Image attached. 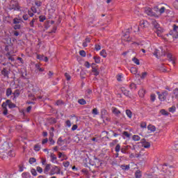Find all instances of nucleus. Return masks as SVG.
I'll return each instance as SVG.
<instances>
[{"label":"nucleus","mask_w":178,"mask_h":178,"mask_svg":"<svg viewBox=\"0 0 178 178\" xmlns=\"http://www.w3.org/2000/svg\"><path fill=\"white\" fill-rule=\"evenodd\" d=\"M157 169L161 172L159 178H172L175 176V168L172 165H168V164L159 165Z\"/></svg>","instance_id":"1"},{"label":"nucleus","mask_w":178,"mask_h":178,"mask_svg":"<svg viewBox=\"0 0 178 178\" xmlns=\"http://www.w3.org/2000/svg\"><path fill=\"white\" fill-rule=\"evenodd\" d=\"M145 13L146 15H147V16L153 17V19H151L152 24H153L154 29H156V21L155 20L156 19V10L155 8H151L148 7L145 8Z\"/></svg>","instance_id":"2"},{"label":"nucleus","mask_w":178,"mask_h":178,"mask_svg":"<svg viewBox=\"0 0 178 178\" xmlns=\"http://www.w3.org/2000/svg\"><path fill=\"white\" fill-rule=\"evenodd\" d=\"M8 9L9 10H20V6H19V3H17V1L12 0L10 2Z\"/></svg>","instance_id":"3"},{"label":"nucleus","mask_w":178,"mask_h":178,"mask_svg":"<svg viewBox=\"0 0 178 178\" xmlns=\"http://www.w3.org/2000/svg\"><path fill=\"white\" fill-rule=\"evenodd\" d=\"M50 176H54V175H60V168L58 166L54 165L50 170Z\"/></svg>","instance_id":"4"},{"label":"nucleus","mask_w":178,"mask_h":178,"mask_svg":"<svg viewBox=\"0 0 178 178\" xmlns=\"http://www.w3.org/2000/svg\"><path fill=\"white\" fill-rule=\"evenodd\" d=\"M120 90L125 95V97H128V98H131V93H130V90L126 89L124 87H121Z\"/></svg>","instance_id":"5"},{"label":"nucleus","mask_w":178,"mask_h":178,"mask_svg":"<svg viewBox=\"0 0 178 178\" xmlns=\"http://www.w3.org/2000/svg\"><path fill=\"white\" fill-rule=\"evenodd\" d=\"M13 101H16L19 97H20V90L16 89L13 92Z\"/></svg>","instance_id":"6"},{"label":"nucleus","mask_w":178,"mask_h":178,"mask_svg":"<svg viewBox=\"0 0 178 178\" xmlns=\"http://www.w3.org/2000/svg\"><path fill=\"white\" fill-rule=\"evenodd\" d=\"M4 103L6 104V106H8V108H10V109H13V108H16V104H13L10 99H7Z\"/></svg>","instance_id":"7"},{"label":"nucleus","mask_w":178,"mask_h":178,"mask_svg":"<svg viewBox=\"0 0 178 178\" xmlns=\"http://www.w3.org/2000/svg\"><path fill=\"white\" fill-rule=\"evenodd\" d=\"M157 94L159 95V99L160 101L163 102L166 99V95H168V94H166V92H162V93L157 92Z\"/></svg>","instance_id":"8"},{"label":"nucleus","mask_w":178,"mask_h":178,"mask_svg":"<svg viewBox=\"0 0 178 178\" xmlns=\"http://www.w3.org/2000/svg\"><path fill=\"white\" fill-rule=\"evenodd\" d=\"M140 26L142 27V29H145L149 26V24L148 23V21L147 20H141L140 22Z\"/></svg>","instance_id":"9"},{"label":"nucleus","mask_w":178,"mask_h":178,"mask_svg":"<svg viewBox=\"0 0 178 178\" xmlns=\"http://www.w3.org/2000/svg\"><path fill=\"white\" fill-rule=\"evenodd\" d=\"M9 71L6 68H3L1 70V74L3 76V77H6L7 79H9Z\"/></svg>","instance_id":"10"},{"label":"nucleus","mask_w":178,"mask_h":178,"mask_svg":"<svg viewBox=\"0 0 178 178\" xmlns=\"http://www.w3.org/2000/svg\"><path fill=\"white\" fill-rule=\"evenodd\" d=\"M164 30L163 29H162L161 26H159V25H158V24H156V33H157V35H159V37H161V34H162V33H163Z\"/></svg>","instance_id":"11"},{"label":"nucleus","mask_w":178,"mask_h":178,"mask_svg":"<svg viewBox=\"0 0 178 178\" xmlns=\"http://www.w3.org/2000/svg\"><path fill=\"white\" fill-rule=\"evenodd\" d=\"M49 170H51V164H46L45 168L44 169V175H49Z\"/></svg>","instance_id":"12"},{"label":"nucleus","mask_w":178,"mask_h":178,"mask_svg":"<svg viewBox=\"0 0 178 178\" xmlns=\"http://www.w3.org/2000/svg\"><path fill=\"white\" fill-rule=\"evenodd\" d=\"M173 37L174 38H178V26L176 25H174Z\"/></svg>","instance_id":"13"},{"label":"nucleus","mask_w":178,"mask_h":178,"mask_svg":"<svg viewBox=\"0 0 178 178\" xmlns=\"http://www.w3.org/2000/svg\"><path fill=\"white\" fill-rule=\"evenodd\" d=\"M50 158H51V161L52 162V163H58V161H56V159H57L56 155H55V154L51 153L50 155Z\"/></svg>","instance_id":"14"},{"label":"nucleus","mask_w":178,"mask_h":178,"mask_svg":"<svg viewBox=\"0 0 178 178\" xmlns=\"http://www.w3.org/2000/svg\"><path fill=\"white\" fill-rule=\"evenodd\" d=\"M167 57L168 58V59H170V62H171L172 65H175V63H176V61H175V58H173L172 54L168 53L167 54Z\"/></svg>","instance_id":"15"},{"label":"nucleus","mask_w":178,"mask_h":178,"mask_svg":"<svg viewBox=\"0 0 178 178\" xmlns=\"http://www.w3.org/2000/svg\"><path fill=\"white\" fill-rule=\"evenodd\" d=\"M12 94H13V92L12 91V88H7L6 90V96L7 97V98H9V97H10Z\"/></svg>","instance_id":"16"},{"label":"nucleus","mask_w":178,"mask_h":178,"mask_svg":"<svg viewBox=\"0 0 178 178\" xmlns=\"http://www.w3.org/2000/svg\"><path fill=\"white\" fill-rule=\"evenodd\" d=\"M2 108H3V115L6 116V115H8V108H6V104L3 103Z\"/></svg>","instance_id":"17"},{"label":"nucleus","mask_w":178,"mask_h":178,"mask_svg":"<svg viewBox=\"0 0 178 178\" xmlns=\"http://www.w3.org/2000/svg\"><path fill=\"white\" fill-rule=\"evenodd\" d=\"M92 73H93L94 76H98L99 74V72L98 71V69H97L94 66H92Z\"/></svg>","instance_id":"18"},{"label":"nucleus","mask_w":178,"mask_h":178,"mask_svg":"<svg viewBox=\"0 0 178 178\" xmlns=\"http://www.w3.org/2000/svg\"><path fill=\"white\" fill-rule=\"evenodd\" d=\"M22 178H31V175L29 172H24L22 174Z\"/></svg>","instance_id":"19"},{"label":"nucleus","mask_w":178,"mask_h":178,"mask_svg":"<svg viewBox=\"0 0 178 178\" xmlns=\"http://www.w3.org/2000/svg\"><path fill=\"white\" fill-rule=\"evenodd\" d=\"M138 95L140 98H144V96L145 95V90H144V89H140L138 91Z\"/></svg>","instance_id":"20"},{"label":"nucleus","mask_w":178,"mask_h":178,"mask_svg":"<svg viewBox=\"0 0 178 178\" xmlns=\"http://www.w3.org/2000/svg\"><path fill=\"white\" fill-rule=\"evenodd\" d=\"M100 56H102L103 58H106V56H108V54H106V50L102 49L100 51Z\"/></svg>","instance_id":"21"},{"label":"nucleus","mask_w":178,"mask_h":178,"mask_svg":"<svg viewBox=\"0 0 178 178\" xmlns=\"http://www.w3.org/2000/svg\"><path fill=\"white\" fill-rule=\"evenodd\" d=\"M132 140L134 141H140V140H141V138L138 135H134L132 136Z\"/></svg>","instance_id":"22"},{"label":"nucleus","mask_w":178,"mask_h":178,"mask_svg":"<svg viewBox=\"0 0 178 178\" xmlns=\"http://www.w3.org/2000/svg\"><path fill=\"white\" fill-rule=\"evenodd\" d=\"M93 59L95 63H101V57L95 56L93 57Z\"/></svg>","instance_id":"23"},{"label":"nucleus","mask_w":178,"mask_h":178,"mask_svg":"<svg viewBox=\"0 0 178 178\" xmlns=\"http://www.w3.org/2000/svg\"><path fill=\"white\" fill-rule=\"evenodd\" d=\"M126 115L129 118V119H131L133 117V113H131V111L130 110H126Z\"/></svg>","instance_id":"24"},{"label":"nucleus","mask_w":178,"mask_h":178,"mask_svg":"<svg viewBox=\"0 0 178 178\" xmlns=\"http://www.w3.org/2000/svg\"><path fill=\"white\" fill-rule=\"evenodd\" d=\"M118 142H119V140H118L117 139H115L111 143H110L109 146L115 147V145H116V144H118Z\"/></svg>","instance_id":"25"},{"label":"nucleus","mask_w":178,"mask_h":178,"mask_svg":"<svg viewBox=\"0 0 178 178\" xmlns=\"http://www.w3.org/2000/svg\"><path fill=\"white\" fill-rule=\"evenodd\" d=\"M141 171H140L139 170H138L136 172H135V177L136 178H141Z\"/></svg>","instance_id":"26"},{"label":"nucleus","mask_w":178,"mask_h":178,"mask_svg":"<svg viewBox=\"0 0 178 178\" xmlns=\"http://www.w3.org/2000/svg\"><path fill=\"white\" fill-rule=\"evenodd\" d=\"M147 129L148 130H150V131H155V130L156 129L155 126L151 124L148 125Z\"/></svg>","instance_id":"27"},{"label":"nucleus","mask_w":178,"mask_h":178,"mask_svg":"<svg viewBox=\"0 0 178 178\" xmlns=\"http://www.w3.org/2000/svg\"><path fill=\"white\" fill-rule=\"evenodd\" d=\"M113 113H114L115 115H120V111L118 110L116 108V107H113Z\"/></svg>","instance_id":"28"},{"label":"nucleus","mask_w":178,"mask_h":178,"mask_svg":"<svg viewBox=\"0 0 178 178\" xmlns=\"http://www.w3.org/2000/svg\"><path fill=\"white\" fill-rule=\"evenodd\" d=\"M20 22H22V19H19V18H14L13 19V24H19V23H20Z\"/></svg>","instance_id":"29"},{"label":"nucleus","mask_w":178,"mask_h":178,"mask_svg":"<svg viewBox=\"0 0 178 178\" xmlns=\"http://www.w3.org/2000/svg\"><path fill=\"white\" fill-rule=\"evenodd\" d=\"M79 104H80V105H86V104H87V102H86V100L84 99H80L78 100Z\"/></svg>","instance_id":"30"},{"label":"nucleus","mask_w":178,"mask_h":178,"mask_svg":"<svg viewBox=\"0 0 178 178\" xmlns=\"http://www.w3.org/2000/svg\"><path fill=\"white\" fill-rule=\"evenodd\" d=\"M168 111L169 112H171V113H175V112H176V106H172V107L169 108Z\"/></svg>","instance_id":"31"},{"label":"nucleus","mask_w":178,"mask_h":178,"mask_svg":"<svg viewBox=\"0 0 178 178\" xmlns=\"http://www.w3.org/2000/svg\"><path fill=\"white\" fill-rule=\"evenodd\" d=\"M47 17H45V15H40L39 17V21L42 23L44 20H46Z\"/></svg>","instance_id":"32"},{"label":"nucleus","mask_w":178,"mask_h":178,"mask_svg":"<svg viewBox=\"0 0 178 178\" xmlns=\"http://www.w3.org/2000/svg\"><path fill=\"white\" fill-rule=\"evenodd\" d=\"M29 163L31 164V165H33V163H35V162H37V159H35V158H30L29 159Z\"/></svg>","instance_id":"33"},{"label":"nucleus","mask_w":178,"mask_h":178,"mask_svg":"<svg viewBox=\"0 0 178 178\" xmlns=\"http://www.w3.org/2000/svg\"><path fill=\"white\" fill-rule=\"evenodd\" d=\"M130 72L132 73V74H136L137 73V69L134 67H132L130 69Z\"/></svg>","instance_id":"34"},{"label":"nucleus","mask_w":178,"mask_h":178,"mask_svg":"<svg viewBox=\"0 0 178 178\" xmlns=\"http://www.w3.org/2000/svg\"><path fill=\"white\" fill-rule=\"evenodd\" d=\"M121 146L120 144H118L116 146H115V152H120L121 151Z\"/></svg>","instance_id":"35"},{"label":"nucleus","mask_w":178,"mask_h":178,"mask_svg":"<svg viewBox=\"0 0 178 178\" xmlns=\"http://www.w3.org/2000/svg\"><path fill=\"white\" fill-rule=\"evenodd\" d=\"M132 61L134 62V63H135L136 65H140V60H138L137 58H132Z\"/></svg>","instance_id":"36"},{"label":"nucleus","mask_w":178,"mask_h":178,"mask_svg":"<svg viewBox=\"0 0 178 178\" xmlns=\"http://www.w3.org/2000/svg\"><path fill=\"white\" fill-rule=\"evenodd\" d=\"M123 136H124L125 137H127V138H130L131 134H129V132L127 131H124L122 133Z\"/></svg>","instance_id":"37"},{"label":"nucleus","mask_w":178,"mask_h":178,"mask_svg":"<svg viewBox=\"0 0 178 178\" xmlns=\"http://www.w3.org/2000/svg\"><path fill=\"white\" fill-rule=\"evenodd\" d=\"M147 76H148V73L147 72H143L142 75L140 76V79L142 80H144V79H145V77H147Z\"/></svg>","instance_id":"38"},{"label":"nucleus","mask_w":178,"mask_h":178,"mask_svg":"<svg viewBox=\"0 0 178 178\" xmlns=\"http://www.w3.org/2000/svg\"><path fill=\"white\" fill-rule=\"evenodd\" d=\"M156 98V97L155 94H152L150 95V100L152 101V102H155Z\"/></svg>","instance_id":"39"},{"label":"nucleus","mask_w":178,"mask_h":178,"mask_svg":"<svg viewBox=\"0 0 178 178\" xmlns=\"http://www.w3.org/2000/svg\"><path fill=\"white\" fill-rule=\"evenodd\" d=\"M79 55H80L81 56H83V58H86V51H84V50H81V51H79Z\"/></svg>","instance_id":"40"},{"label":"nucleus","mask_w":178,"mask_h":178,"mask_svg":"<svg viewBox=\"0 0 178 178\" xmlns=\"http://www.w3.org/2000/svg\"><path fill=\"white\" fill-rule=\"evenodd\" d=\"M173 94H174L175 98H177V99H178V88H176L175 90H173Z\"/></svg>","instance_id":"41"},{"label":"nucleus","mask_w":178,"mask_h":178,"mask_svg":"<svg viewBox=\"0 0 178 178\" xmlns=\"http://www.w3.org/2000/svg\"><path fill=\"white\" fill-rule=\"evenodd\" d=\"M31 175H33V176H37V175H38L37 174V170L34 168H32L31 170Z\"/></svg>","instance_id":"42"},{"label":"nucleus","mask_w":178,"mask_h":178,"mask_svg":"<svg viewBox=\"0 0 178 178\" xmlns=\"http://www.w3.org/2000/svg\"><path fill=\"white\" fill-rule=\"evenodd\" d=\"M106 113H108V112L104 108L102 109L101 115L102 118H104L106 115Z\"/></svg>","instance_id":"43"},{"label":"nucleus","mask_w":178,"mask_h":178,"mask_svg":"<svg viewBox=\"0 0 178 178\" xmlns=\"http://www.w3.org/2000/svg\"><path fill=\"white\" fill-rule=\"evenodd\" d=\"M40 149H41V146L40 145H35L34 146V150L36 152L40 151Z\"/></svg>","instance_id":"44"},{"label":"nucleus","mask_w":178,"mask_h":178,"mask_svg":"<svg viewBox=\"0 0 178 178\" xmlns=\"http://www.w3.org/2000/svg\"><path fill=\"white\" fill-rule=\"evenodd\" d=\"M35 18H33L29 23L30 27H34V23H35Z\"/></svg>","instance_id":"45"},{"label":"nucleus","mask_w":178,"mask_h":178,"mask_svg":"<svg viewBox=\"0 0 178 178\" xmlns=\"http://www.w3.org/2000/svg\"><path fill=\"white\" fill-rule=\"evenodd\" d=\"M63 165L64 168H69V166L70 165V162H69V161H64L63 163Z\"/></svg>","instance_id":"46"},{"label":"nucleus","mask_w":178,"mask_h":178,"mask_svg":"<svg viewBox=\"0 0 178 178\" xmlns=\"http://www.w3.org/2000/svg\"><path fill=\"white\" fill-rule=\"evenodd\" d=\"M140 127H141L142 129H147V122H142L140 123Z\"/></svg>","instance_id":"47"},{"label":"nucleus","mask_w":178,"mask_h":178,"mask_svg":"<svg viewBox=\"0 0 178 178\" xmlns=\"http://www.w3.org/2000/svg\"><path fill=\"white\" fill-rule=\"evenodd\" d=\"M65 76L67 81H70L72 79V76H70V74H67V72L65 74Z\"/></svg>","instance_id":"48"},{"label":"nucleus","mask_w":178,"mask_h":178,"mask_svg":"<svg viewBox=\"0 0 178 178\" xmlns=\"http://www.w3.org/2000/svg\"><path fill=\"white\" fill-rule=\"evenodd\" d=\"M16 25H15L14 26V29L15 30H20V29H22V25L19 24H15Z\"/></svg>","instance_id":"49"},{"label":"nucleus","mask_w":178,"mask_h":178,"mask_svg":"<svg viewBox=\"0 0 178 178\" xmlns=\"http://www.w3.org/2000/svg\"><path fill=\"white\" fill-rule=\"evenodd\" d=\"M161 115H164L165 116H168V115H169V113H168V111H166L165 110H161Z\"/></svg>","instance_id":"50"},{"label":"nucleus","mask_w":178,"mask_h":178,"mask_svg":"<svg viewBox=\"0 0 178 178\" xmlns=\"http://www.w3.org/2000/svg\"><path fill=\"white\" fill-rule=\"evenodd\" d=\"M49 141L51 145H54L55 144V140H54L52 137H49Z\"/></svg>","instance_id":"51"},{"label":"nucleus","mask_w":178,"mask_h":178,"mask_svg":"<svg viewBox=\"0 0 178 178\" xmlns=\"http://www.w3.org/2000/svg\"><path fill=\"white\" fill-rule=\"evenodd\" d=\"M92 113L93 114V115H98V109L97 108H93L92 109Z\"/></svg>","instance_id":"52"},{"label":"nucleus","mask_w":178,"mask_h":178,"mask_svg":"<svg viewBox=\"0 0 178 178\" xmlns=\"http://www.w3.org/2000/svg\"><path fill=\"white\" fill-rule=\"evenodd\" d=\"M121 168L124 170H129V169H130V166L129 165H121Z\"/></svg>","instance_id":"53"},{"label":"nucleus","mask_w":178,"mask_h":178,"mask_svg":"<svg viewBox=\"0 0 178 178\" xmlns=\"http://www.w3.org/2000/svg\"><path fill=\"white\" fill-rule=\"evenodd\" d=\"M159 12L160 13V15H162V13H165V7H161L159 10Z\"/></svg>","instance_id":"54"},{"label":"nucleus","mask_w":178,"mask_h":178,"mask_svg":"<svg viewBox=\"0 0 178 178\" xmlns=\"http://www.w3.org/2000/svg\"><path fill=\"white\" fill-rule=\"evenodd\" d=\"M36 170H37V172H38V173H42V168H41L40 166H38L36 168Z\"/></svg>","instance_id":"55"},{"label":"nucleus","mask_w":178,"mask_h":178,"mask_svg":"<svg viewBox=\"0 0 178 178\" xmlns=\"http://www.w3.org/2000/svg\"><path fill=\"white\" fill-rule=\"evenodd\" d=\"M65 124L67 126V127H72V122H70V120H67L65 122Z\"/></svg>","instance_id":"56"},{"label":"nucleus","mask_w":178,"mask_h":178,"mask_svg":"<svg viewBox=\"0 0 178 178\" xmlns=\"http://www.w3.org/2000/svg\"><path fill=\"white\" fill-rule=\"evenodd\" d=\"M143 147L144 148H149L151 147V145L149 144V143H146L143 144Z\"/></svg>","instance_id":"57"},{"label":"nucleus","mask_w":178,"mask_h":178,"mask_svg":"<svg viewBox=\"0 0 178 178\" xmlns=\"http://www.w3.org/2000/svg\"><path fill=\"white\" fill-rule=\"evenodd\" d=\"M85 66L87 67V69H90V67H91V64H90L88 61H86L85 63Z\"/></svg>","instance_id":"58"},{"label":"nucleus","mask_w":178,"mask_h":178,"mask_svg":"<svg viewBox=\"0 0 178 178\" xmlns=\"http://www.w3.org/2000/svg\"><path fill=\"white\" fill-rule=\"evenodd\" d=\"M37 59H38L39 60H42L44 59V56L38 54L37 55Z\"/></svg>","instance_id":"59"},{"label":"nucleus","mask_w":178,"mask_h":178,"mask_svg":"<svg viewBox=\"0 0 178 178\" xmlns=\"http://www.w3.org/2000/svg\"><path fill=\"white\" fill-rule=\"evenodd\" d=\"M95 49H96V51H99V50H101V45H99V44H95Z\"/></svg>","instance_id":"60"},{"label":"nucleus","mask_w":178,"mask_h":178,"mask_svg":"<svg viewBox=\"0 0 178 178\" xmlns=\"http://www.w3.org/2000/svg\"><path fill=\"white\" fill-rule=\"evenodd\" d=\"M122 77H123V75H122V74H119V75L117 76V80H118V81H122Z\"/></svg>","instance_id":"61"},{"label":"nucleus","mask_w":178,"mask_h":178,"mask_svg":"<svg viewBox=\"0 0 178 178\" xmlns=\"http://www.w3.org/2000/svg\"><path fill=\"white\" fill-rule=\"evenodd\" d=\"M22 19H24V20H29V15H26V14H25V15H24L23 16H22Z\"/></svg>","instance_id":"62"},{"label":"nucleus","mask_w":178,"mask_h":178,"mask_svg":"<svg viewBox=\"0 0 178 178\" xmlns=\"http://www.w3.org/2000/svg\"><path fill=\"white\" fill-rule=\"evenodd\" d=\"M127 151V147H124V148L121 149L122 154H126Z\"/></svg>","instance_id":"63"},{"label":"nucleus","mask_w":178,"mask_h":178,"mask_svg":"<svg viewBox=\"0 0 178 178\" xmlns=\"http://www.w3.org/2000/svg\"><path fill=\"white\" fill-rule=\"evenodd\" d=\"M5 60V56L0 54V63Z\"/></svg>","instance_id":"64"}]
</instances>
